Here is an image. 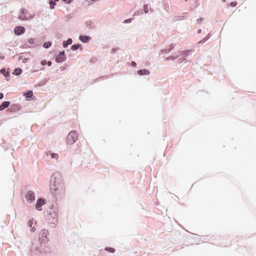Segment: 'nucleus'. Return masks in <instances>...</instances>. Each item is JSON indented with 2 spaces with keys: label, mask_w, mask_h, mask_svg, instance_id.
Instances as JSON below:
<instances>
[{
  "label": "nucleus",
  "mask_w": 256,
  "mask_h": 256,
  "mask_svg": "<svg viewBox=\"0 0 256 256\" xmlns=\"http://www.w3.org/2000/svg\"><path fill=\"white\" fill-rule=\"evenodd\" d=\"M62 178L58 173L52 174L50 179V190L52 194L62 187Z\"/></svg>",
  "instance_id": "1"
},
{
  "label": "nucleus",
  "mask_w": 256,
  "mask_h": 256,
  "mask_svg": "<svg viewBox=\"0 0 256 256\" xmlns=\"http://www.w3.org/2000/svg\"><path fill=\"white\" fill-rule=\"evenodd\" d=\"M20 15L18 16V18L22 20H32L34 18V15L29 14L27 10L24 8H21L20 12Z\"/></svg>",
  "instance_id": "2"
},
{
  "label": "nucleus",
  "mask_w": 256,
  "mask_h": 256,
  "mask_svg": "<svg viewBox=\"0 0 256 256\" xmlns=\"http://www.w3.org/2000/svg\"><path fill=\"white\" fill-rule=\"evenodd\" d=\"M78 136L76 131L72 130L68 134L66 138L67 142L70 144H74L78 140Z\"/></svg>",
  "instance_id": "3"
},
{
  "label": "nucleus",
  "mask_w": 256,
  "mask_h": 256,
  "mask_svg": "<svg viewBox=\"0 0 256 256\" xmlns=\"http://www.w3.org/2000/svg\"><path fill=\"white\" fill-rule=\"evenodd\" d=\"M48 234V231L46 229H43L41 230L39 234V240L40 243L45 244L48 240V238L47 237Z\"/></svg>",
  "instance_id": "4"
},
{
  "label": "nucleus",
  "mask_w": 256,
  "mask_h": 256,
  "mask_svg": "<svg viewBox=\"0 0 256 256\" xmlns=\"http://www.w3.org/2000/svg\"><path fill=\"white\" fill-rule=\"evenodd\" d=\"M48 221L50 224L54 225V227L56 226L58 222V214H53L52 215L49 214Z\"/></svg>",
  "instance_id": "5"
},
{
  "label": "nucleus",
  "mask_w": 256,
  "mask_h": 256,
  "mask_svg": "<svg viewBox=\"0 0 256 256\" xmlns=\"http://www.w3.org/2000/svg\"><path fill=\"white\" fill-rule=\"evenodd\" d=\"M46 203V200L45 198H38L37 200L36 204V210L38 211H41L42 210V206L44 205Z\"/></svg>",
  "instance_id": "6"
},
{
  "label": "nucleus",
  "mask_w": 256,
  "mask_h": 256,
  "mask_svg": "<svg viewBox=\"0 0 256 256\" xmlns=\"http://www.w3.org/2000/svg\"><path fill=\"white\" fill-rule=\"evenodd\" d=\"M27 201L30 203H32L35 200V194L32 190H28L25 195Z\"/></svg>",
  "instance_id": "7"
},
{
  "label": "nucleus",
  "mask_w": 256,
  "mask_h": 256,
  "mask_svg": "<svg viewBox=\"0 0 256 256\" xmlns=\"http://www.w3.org/2000/svg\"><path fill=\"white\" fill-rule=\"evenodd\" d=\"M66 59V56L65 55V52L64 50L60 52L58 55L56 56L55 58V60L58 63L62 62L64 61Z\"/></svg>",
  "instance_id": "8"
},
{
  "label": "nucleus",
  "mask_w": 256,
  "mask_h": 256,
  "mask_svg": "<svg viewBox=\"0 0 256 256\" xmlns=\"http://www.w3.org/2000/svg\"><path fill=\"white\" fill-rule=\"evenodd\" d=\"M26 29L23 26H19L15 27L14 32L17 36H20L25 32Z\"/></svg>",
  "instance_id": "9"
},
{
  "label": "nucleus",
  "mask_w": 256,
  "mask_h": 256,
  "mask_svg": "<svg viewBox=\"0 0 256 256\" xmlns=\"http://www.w3.org/2000/svg\"><path fill=\"white\" fill-rule=\"evenodd\" d=\"M24 95L25 96L26 100L30 101L36 99V96H34L32 90H28L24 92Z\"/></svg>",
  "instance_id": "10"
},
{
  "label": "nucleus",
  "mask_w": 256,
  "mask_h": 256,
  "mask_svg": "<svg viewBox=\"0 0 256 256\" xmlns=\"http://www.w3.org/2000/svg\"><path fill=\"white\" fill-rule=\"evenodd\" d=\"M39 253L42 254H50V250L49 248L44 246H40V248H38L36 250Z\"/></svg>",
  "instance_id": "11"
},
{
  "label": "nucleus",
  "mask_w": 256,
  "mask_h": 256,
  "mask_svg": "<svg viewBox=\"0 0 256 256\" xmlns=\"http://www.w3.org/2000/svg\"><path fill=\"white\" fill-rule=\"evenodd\" d=\"M0 73L4 76L7 80H9L10 77V72L9 71L6 70L5 68H2L0 69Z\"/></svg>",
  "instance_id": "12"
},
{
  "label": "nucleus",
  "mask_w": 256,
  "mask_h": 256,
  "mask_svg": "<svg viewBox=\"0 0 256 256\" xmlns=\"http://www.w3.org/2000/svg\"><path fill=\"white\" fill-rule=\"evenodd\" d=\"M58 209L56 204H52L51 206L50 211V215H52L53 214H58Z\"/></svg>",
  "instance_id": "13"
},
{
  "label": "nucleus",
  "mask_w": 256,
  "mask_h": 256,
  "mask_svg": "<svg viewBox=\"0 0 256 256\" xmlns=\"http://www.w3.org/2000/svg\"><path fill=\"white\" fill-rule=\"evenodd\" d=\"M91 39V38L88 36L80 35L79 36V40L83 43H86L88 42Z\"/></svg>",
  "instance_id": "14"
},
{
  "label": "nucleus",
  "mask_w": 256,
  "mask_h": 256,
  "mask_svg": "<svg viewBox=\"0 0 256 256\" xmlns=\"http://www.w3.org/2000/svg\"><path fill=\"white\" fill-rule=\"evenodd\" d=\"M10 102L9 101H4L2 102V104L0 105V111H2L5 108H8L10 105Z\"/></svg>",
  "instance_id": "15"
},
{
  "label": "nucleus",
  "mask_w": 256,
  "mask_h": 256,
  "mask_svg": "<svg viewBox=\"0 0 256 256\" xmlns=\"http://www.w3.org/2000/svg\"><path fill=\"white\" fill-rule=\"evenodd\" d=\"M137 74L140 76L148 75L150 72L147 69L139 70L137 71Z\"/></svg>",
  "instance_id": "16"
},
{
  "label": "nucleus",
  "mask_w": 256,
  "mask_h": 256,
  "mask_svg": "<svg viewBox=\"0 0 256 256\" xmlns=\"http://www.w3.org/2000/svg\"><path fill=\"white\" fill-rule=\"evenodd\" d=\"M72 43V40L71 38H68L66 41H64L62 43V46L64 48H66L68 45Z\"/></svg>",
  "instance_id": "17"
},
{
  "label": "nucleus",
  "mask_w": 256,
  "mask_h": 256,
  "mask_svg": "<svg viewBox=\"0 0 256 256\" xmlns=\"http://www.w3.org/2000/svg\"><path fill=\"white\" fill-rule=\"evenodd\" d=\"M22 68H17L14 70L12 74L15 75V76H19L22 73Z\"/></svg>",
  "instance_id": "18"
},
{
  "label": "nucleus",
  "mask_w": 256,
  "mask_h": 256,
  "mask_svg": "<svg viewBox=\"0 0 256 256\" xmlns=\"http://www.w3.org/2000/svg\"><path fill=\"white\" fill-rule=\"evenodd\" d=\"M81 48H82V45L80 44H74L72 45L71 46L70 49L74 51V50H76Z\"/></svg>",
  "instance_id": "19"
},
{
  "label": "nucleus",
  "mask_w": 256,
  "mask_h": 256,
  "mask_svg": "<svg viewBox=\"0 0 256 256\" xmlns=\"http://www.w3.org/2000/svg\"><path fill=\"white\" fill-rule=\"evenodd\" d=\"M10 108L12 111H16L19 110L20 106L18 104H14L10 106Z\"/></svg>",
  "instance_id": "20"
},
{
  "label": "nucleus",
  "mask_w": 256,
  "mask_h": 256,
  "mask_svg": "<svg viewBox=\"0 0 256 256\" xmlns=\"http://www.w3.org/2000/svg\"><path fill=\"white\" fill-rule=\"evenodd\" d=\"M210 38V34H208L205 38H204L202 40L199 41L198 44H202L206 42Z\"/></svg>",
  "instance_id": "21"
},
{
  "label": "nucleus",
  "mask_w": 256,
  "mask_h": 256,
  "mask_svg": "<svg viewBox=\"0 0 256 256\" xmlns=\"http://www.w3.org/2000/svg\"><path fill=\"white\" fill-rule=\"evenodd\" d=\"M52 44V43L51 42L48 41V42H44V44L42 45V46L44 48H48L51 46Z\"/></svg>",
  "instance_id": "22"
},
{
  "label": "nucleus",
  "mask_w": 256,
  "mask_h": 256,
  "mask_svg": "<svg viewBox=\"0 0 256 256\" xmlns=\"http://www.w3.org/2000/svg\"><path fill=\"white\" fill-rule=\"evenodd\" d=\"M191 50H188L184 51H182L180 52L182 53V54L185 57H186L189 56L190 53V52Z\"/></svg>",
  "instance_id": "23"
},
{
  "label": "nucleus",
  "mask_w": 256,
  "mask_h": 256,
  "mask_svg": "<svg viewBox=\"0 0 256 256\" xmlns=\"http://www.w3.org/2000/svg\"><path fill=\"white\" fill-rule=\"evenodd\" d=\"M86 26L89 28H93V22L90 20L87 21L86 22Z\"/></svg>",
  "instance_id": "24"
},
{
  "label": "nucleus",
  "mask_w": 256,
  "mask_h": 256,
  "mask_svg": "<svg viewBox=\"0 0 256 256\" xmlns=\"http://www.w3.org/2000/svg\"><path fill=\"white\" fill-rule=\"evenodd\" d=\"M104 250L110 253H114L115 252V249L111 247H106Z\"/></svg>",
  "instance_id": "25"
},
{
  "label": "nucleus",
  "mask_w": 256,
  "mask_h": 256,
  "mask_svg": "<svg viewBox=\"0 0 256 256\" xmlns=\"http://www.w3.org/2000/svg\"><path fill=\"white\" fill-rule=\"evenodd\" d=\"M178 57V54H176V55L174 56H170L167 57L166 58V60H176Z\"/></svg>",
  "instance_id": "26"
},
{
  "label": "nucleus",
  "mask_w": 256,
  "mask_h": 256,
  "mask_svg": "<svg viewBox=\"0 0 256 256\" xmlns=\"http://www.w3.org/2000/svg\"><path fill=\"white\" fill-rule=\"evenodd\" d=\"M49 4H50V9H54L55 6L56 5V4L54 2H53L52 0H50Z\"/></svg>",
  "instance_id": "27"
},
{
  "label": "nucleus",
  "mask_w": 256,
  "mask_h": 256,
  "mask_svg": "<svg viewBox=\"0 0 256 256\" xmlns=\"http://www.w3.org/2000/svg\"><path fill=\"white\" fill-rule=\"evenodd\" d=\"M168 52H170V51L168 48L162 49L160 52V55L161 54H164V53L168 54Z\"/></svg>",
  "instance_id": "28"
},
{
  "label": "nucleus",
  "mask_w": 256,
  "mask_h": 256,
  "mask_svg": "<svg viewBox=\"0 0 256 256\" xmlns=\"http://www.w3.org/2000/svg\"><path fill=\"white\" fill-rule=\"evenodd\" d=\"M50 154L52 158L57 160L58 158V155L56 153H50Z\"/></svg>",
  "instance_id": "29"
},
{
  "label": "nucleus",
  "mask_w": 256,
  "mask_h": 256,
  "mask_svg": "<svg viewBox=\"0 0 256 256\" xmlns=\"http://www.w3.org/2000/svg\"><path fill=\"white\" fill-rule=\"evenodd\" d=\"M134 19V18H128V19L124 20L123 22L125 23V24H129V23L131 22Z\"/></svg>",
  "instance_id": "30"
},
{
  "label": "nucleus",
  "mask_w": 256,
  "mask_h": 256,
  "mask_svg": "<svg viewBox=\"0 0 256 256\" xmlns=\"http://www.w3.org/2000/svg\"><path fill=\"white\" fill-rule=\"evenodd\" d=\"M144 12L145 14H147L148 12V5L144 4Z\"/></svg>",
  "instance_id": "31"
},
{
  "label": "nucleus",
  "mask_w": 256,
  "mask_h": 256,
  "mask_svg": "<svg viewBox=\"0 0 256 256\" xmlns=\"http://www.w3.org/2000/svg\"><path fill=\"white\" fill-rule=\"evenodd\" d=\"M32 224H33V219L30 220L28 222V226L32 228Z\"/></svg>",
  "instance_id": "32"
},
{
  "label": "nucleus",
  "mask_w": 256,
  "mask_h": 256,
  "mask_svg": "<svg viewBox=\"0 0 256 256\" xmlns=\"http://www.w3.org/2000/svg\"><path fill=\"white\" fill-rule=\"evenodd\" d=\"M28 42L30 44H34V39L33 38L28 39Z\"/></svg>",
  "instance_id": "33"
},
{
  "label": "nucleus",
  "mask_w": 256,
  "mask_h": 256,
  "mask_svg": "<svg viewBox=\"0 0 256 256\" xmlns=\"http://www.w3.org/2000/svg\"><path fill=\"white\" fill-rule=\"evenodd\" d=\"M230 6L232 7H235L237 5V2H231L230 4Z\"/></svg>",
  "instance_id": "34"
},
{
  "label": "nucleus",
  "mask_w": 256,
  "mask_h": 256,
  "mask_svg": "<svg viewBox=\"0 0 256 256\" xmlns=\"http://www.w3.org/2000/svg\"><path fill=\"white\" fill-rule=\"evenodd\" d=\"M174 46H175V44H171L169 46V48L168 49L170 52L174 49Z\"/></svg>",
  "instance_id": "35"
},
{
  "label": "nucleus",
  "mask_w": 256,
  "mask_h": 256,
  "mask_svg": "<svg viewBox=\"0 0 256 256\" xmlns=\"http://www.w3.org/2000/svg\"><path fill=\"white\" fill-rule=\"evenodd\" d=\"M119 48H114L112 50V53L114 54L116 52Z\"/></svg>",
  "instance_id": "36"
},
{
  "label": "nucleus",
  "mask_w": 256,
  "mask_h": 256,
  "mask_svg": "<svg viewBox=\"0 0 256 256\" xmlns=\"http://www.w3.org/2000/svg\"><path fill=\"white\" fill-rule=\"evenodd\" d=\"M62 1H64V2H65L66 3H67V4H70L73 0H62Z\"/></svg>",
  "instance_id": "37"
},
{
  "label": "nucleus",
  "mask_w": 256,
  "mask_h": 256,
  "mask_svg": "<svg viewBox=\"0 0 256 256\" xmlns=\"http://www.w3.org/2000/svg\"><path fill=\"white\" fill-rule=\"evenodd\" d=\"M189 60H188L186 57L184 56V58L181 60V62H188Z\"/></svg>",
  "instance_id": "38"
},
{
  "label": "nucleus",
  "mask_w": 256,
  "mask_h": 256,
  "mask_svg": "<svg viewBox=\"0 0 256 256\" xmlns=\"http://www.w3.org/2000/svg\"><path fill=\"white\" fill-rule=\"evenodd\" d=\"M131 66L133 67H136V63L134 61H132L131 62Z\"/></svg>",
  "instance_id": "39"
},
{
  "label": "nucleus",
  "mask_w": 256,
  "mask_h": 256,
  "mask_svg": "<svg viewBox=\"0 0 256 256\" xmlns=\"http://www.w3.org/2000/svg\"><path fill=\"white\" fill-rule=\"evenodd\" d=\"M40 64L42 66H45L46 64V60H42L41 61Z\"/></svg>",
  "instance_id": "40"
},
{
  "label": "nucleus",
  "mask_w": 256,
  "mask_h": 256,
  "mask_svg": "<svg viewBox=\"0 0 256 256\" xmlns=\"http://www.w3.org/2000/svg\"><path fill=\"white\" fill-rule=\"evenodd\" d=\"M46 64L48 66H50L52 65V62L50 60L46 62Z\"/></svg>",
  "instance_id": "41"
},
{
  "label": "nucleus",
  "mask_w": 256,
  "mask_h": 256,
  "mask_svg": "<svg viewBox=\"0 0 256 256\" xmlns=\"http://www.w3.org/2000/svg\"><path fill=\"white\" fill-rule=\"evenodd\" d=\"M203 20L202 18H200L198 19L197 22L198 23L201 22Z\"/></svg>",
  "instance_id": "42"
},
{
  "label": "nucleus",
  "mask_w": 256,
  "mask_h": 256,
  "mask_svg": "<svg viewBox=\"0 0 256 256\" xmlns=\"http://www.w3.org/2000/svg\"><path fill=\"white\" fill-rule=\"evenodd\" d=\"M4 97V94L3 93H0V100L2 99Z\"/></svg>",
  "instance_id": "43"
},
{
  "label": "nucleus",
  "mask_w": 256,
  "mask_h": 256,
  "mask_svg": "<svg viewBox=\"0 0 256 256\" xmlns=\"http://www.w3.org/2000/svg\"><path fill=\"white\" fill-rule=\"evenodd\" d=\"M164 5H165L166 9L167 10V8H168V3L164 2Z\"/></svg>",
  "instance_id": "44"
},
{
  "label": "nucleus",
  "mask_w": 256,
  "mask_h": 256,
  "mask_svg": "<svg viewBox=\"0 0 256 256\" xmlns=\"http://www.w3.org/2000/svg\"><path fill=\"white\" fill-rule=\"evenodd\" d=\"M28 58H24L23 60H22V62L24 63H26L27 62H28Z\"/></svg>",
  "instance_id": "45"
},
{
  "label": "nucleus",
  "mask_w": 256,
  "mask_h": 256,
  "mask_svg": "<svg viewBox=\"0 0 256 256\" xmlns=\"http://www.w3.org/2000/svg\"><path fill=\"white\" fill-rule=\"evenodd\" d=\"M35 230H36V228L34 227L32 228L31 231L32 232H34V231H35Z\"/></svg>",
  "instance_id": "46"
},
{
  "label": "nucleus",
  "mask_w": 256,
  "mask_h": 256,
  "mask_svg": "<svg viewBox=\"0 0 256 256\" xmlns=\"http://www.w3.org/2000/svg\"><path fill=\"white\" fill-rule=\"evenodd\" d=\"M201 32H202V30H200V29L198 30L197 31V32L198 34H200V33H201Z\"/></svg>",
  "instance_id": "47"
},
{
  "label": "nucleus",
  "mask_w": 256,
  "mask_h": 256,
  "mask_svg": "<svg viewBox=\"0 0 256 256\" xmlns=\"http://www.w3.org/2000/svg\"><path fill=\"white\" fill-rule=\"evenodd\" d=\"M22 58V56H20L19 58H18V60H21Z\"/></svg>",
  "instance_id": "48"
},
{
  "label": "nucleus",
  "mask_w": 256,
  "mask_h": 256,
  "mask_svg": "<svg viewBox=\"0 0 256 256\" xmlns=\"http://www.w3.org/2000/svg\"><path fill=\"white\" fill-rule=\"evenodd\" d=\"M59 0H54L53 2H58Z\"/></svg>",
  "instance_id": "49"
},
{
  "label": "nucleus",
  "mask_w": 256,
  "mask_h": 256,
  "mask_svg": "<svg viewBox=\"0 0 256 256\" xmlns=\"http://www.w3.org/2000/svg\"><path fill=\"white\" fill-rule=\"evenodd\" d=\"M222 2H226V0H222Z\"/></svg>",
  "instance_id": "50"
},
{
  "label": "nucleus",
  "mask_w": 256,
  "mask_h": 256,
  "mask_svg": "<svg viewBox=\"0 0 256 256\" xmlns=\"http://www.w3.org/2000/svg\"><path fill=\"white\" fill-rule=\"evenodd\" d=\"M49 152H50V151H48V152H47V155H48V153H49Z\"/></svg>",
  "instance_id": "51"
}]
</instances>
